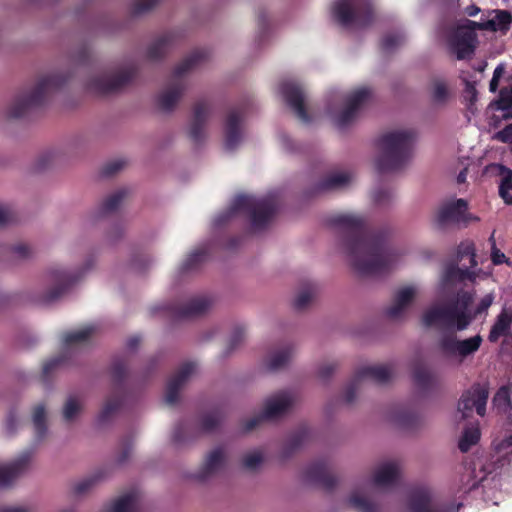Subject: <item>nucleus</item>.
I'll list each match as a JSON object with an SVG mask.
<instances>
[{
  "instance_id": "nucleus-1",
  "label": "nucleus",
  "mask_w": 512,
  "mask_h": 512,
  "mask_svg": "<svg viewBox=\"0 0 512 512\" xmlns=\"http://www.w3.org/2000/svg\"><path fill=\"white\" fill-rule=\"evenodd\" d=\"M338 235L354 270L361 276H381L392 269L396 254L383 233L372 226H339Z\"/></svg>"
},
{
  "instance_id": "nucleus-2",
  "label": "nucleus",
  "mask_w": 512,
  "mask_h": 512,
  "mask_svg": "<svg viewBox=\"0 0 512 512\" xmlns=\"http://www.w3.org/2000/svg\"><path fill=\"white\" fill-rule=\"evenodd\" d=\"M472 302L473 294L461 290L447 303L427 310L423 315V323L428 327L439 325L447 330L463 331L475 319V315L469 311Z\"/></svg>"
},
{
  "instance_id": "nucleus-3",
  "label": "nucleus",
  "mask_w": 512,
  "mask_h": 512,
  "mask_svg": "<svg viewBox=\"0 0 512 512\" xmlns=\"http://www.w3.org/2000/svg\"><path fill=\"white\" fill-rule=\"evenodd\" d=\"M416 134L413 130L392 131L383 134L377 140L380 155L376 160L379 173L394 172L402 169L412 154Z\"/></svg>"
},
{
  "instance_id": "nucleus-4",
  "label": "nucleus",
  "mask_w": 512,
  "mask_h": 512,
  "mask_svg": "<svg viewBox=\"0 0 512 512\" xmlns=\"http://www.w3.org/2000/svg\"><path fill=\"white\" fill-rule=\"evenodd\" d=\"M128 356H115L110 365L111 392L106 397L96 418L97 424L106 427L113 424L125 409L127 399Z\"/></svg>"
},
{
  "instance_id": "nucleus-5",
  "label": "nucleus",
  "mask_w": 512,
  "mask_h": 512,
  "mask_svg": "<svg viewBox=\"0 0 512 512\" xmlns=\"http://www.w3.org/2000/svg\"><path fill=\"white\" fill-rule=\"evenodd\" d=\"M68 76L53 73L39 79L30 88L20 92L11 102L6 110V116L10 119H20L28 115L32 110L45 103L47 98L60 87H62Z\"/></svg>"
},
{
  "instance_id": "nucleus-6",
  "label": "nucleus",
  "mask_w": 512,
  "mask_h": 512,
  "mask_svg": "<svg viewBox=\"0 0 512 512\" xmlns=\"http://www.w3.org/2000/svg\"><path fill=\"white\" fill-rule=\"evenodd\" d=\"M279 210L280 201L276 195H239L233 200L225 221H235L236 216L241 214L249 218L250 224H268Z\"/></svg>"
},
{
  "instance_id": "nucleus-7",
  "label": "nucleus",
  "mask_w": 512,
  "mask_h": 512,
  "mask_svg": "<svg viewBox=\"0 0 512 512\" xmlns=\"http://www.w3.org/2000/svg\"><path fill=\"white\" fill-rule=\"evenodd\" d=\"M208 57L204 49L194 50L173 71L171 82L166 90L157 97V104L162 111H172L184 93L183 76Z\"/></svg>"
},
{
  "instance_id": "nucleus-8",
  "label": "nucleus",
  "mask_w": 512,
  "mask_h": 512,
  "mask_svg": "<svg viewBox=\"0 0 512 512\" xmlns=\"http://www.w3.org/2000/svg\"><path fill=\"white\" fill-rule=\"evenodd\" d=\"M100 331L101 325L99 323H89L80 328L65 332L62 336L63 351L43 364V377L47 378L56 369L70 365L72 363L73 348L89 342Z\"/></svg>"
},
{
  "instance_id": "nucleus-9",
  "label": "nucleus",
  "mask_w": 512,
  "mask_h": 512,
  "mask_svg": "<svg viewBox=\"0 0 512 512\" xmlns=\"http://www.w3.org/2000/svg\"><path fill=\"white\" fill-rule=\"evenodd\" d=\"M80 278V274L62 266L50 267L42 276L43 290L35 297L41 305L58 302Z\"/></svg>"
},
{
  "instance_id": "nucleus-10",
  "label": "nucleus",
  "mask_w": 512,
  "mask_h": 512,
  "mask_svg": "<svg viewBox=\"0 0 512 512\" xmlns=\"http://www.w3.org/2000/svg\"><path fill=\"white\" fill-rule=\"evenodd\" d=\"M128 82V64L123 61L93 73L87 80V89L97 95L119 92Z\"/></svg>"
},
{
  "instance_id": "nucleus-11",
  "label": "nucleus",
  "mask_w": 512,
  "mask_h": 512,
  "mask_svg": "<svg viewBox=\"0 0 512 512\" xmlns=\"http://www.w3.org/2000/svg\"><path fill=\"white\" fill-rule=\"evenodd\" d=\"M332 13L344 27L356 25L366 27L373 21V7L370 0H336Z\"/></svg>"
},
{
  "instance_id": "nucleus-12",
  "label": "nucleus",
  "mask_w": 512,
  "mask_h": 512,
  "mask_svg": "<svg viewBox=\"0 0 512 512\" xmlns=\"http://www.w3.org/2000/svg\"><path fill=\"white\" fill-rule=\"evenodd\" d=\"M393 376V370L389 365H371L359 368L353 379L347 385L344 391V401L347 404L352 403L356 398V393L361 381L370 379L378 384L388 383Z\"/></svg>"
},
{
  "instance_id": "nucleus-13",
  "label": "nucleus",
  "mask_w": 512,
  "mask_h": 512,
  "mask_svg": "<svg viewBox=\"0 0 512 512\" xmlns=\"http://www.w3.org/2000/svg\"><path fill=\"white\" fill-rule=\"evenodd\" d=\"M293 404V397L289 392L281 391L267 399L263 412L247 420L243 430L250 432L265 420H273L284 415Z\"/></svg>"
},
{
  "instance_id": "nucleus-14",
  "label": "nucleus",
  "mask_w": 512,
  "mask_h": 512,
  "mask_svg": "<svg viewBox=\"0 0 512 512\" xmlns=\"http://www.w3.org/2000/svg\"><path fill=\"white\" fill-rule=\"evenodd\" d=\"M242 241L241 237L232 236L219 238L213 244H205L190 253L180 266L181 273H189L199 269L211 256L212 246L217 245L226 250L236 249Z\"/></svg>"
},
{
  "instance_id": "nucleus-15",
  "label": "nucleus",
  "mask_w": 512,
  "mask_h": 512,
  "mask_svg": "<svg viewBox=\"0 0 512 512\" xmlns=\"http://www.w3.org/2000/svg\"><path fill=\"white\" fill-rule=\"evenodd\" d=\"M128 199V189L120 187L106 194L89 211V216L95 221H103L119 213Z\"/></svg>"
},
{
  "instance_id": "nucleus-16",
  "label": "nucleus",
  "mask_w": 512,
  "mask_h": 512,
  "mask_svg": "<svg viewBox=\"0 0 512 512\" xmlns=\"http://www.w3.org/2000/svg\"><path fill=\"white\" fill-rule=\"evenodd\" d=\"M489 396L487 384L475 383L465 391L458 403V410L463 418H467L475 408L476 413L483 417L486 413V404Z\"/></svg>"
},
{
  "instance_id": "nucleus-17",
  "label": "nucleus",
  "mask_w": 512,
  "mask_h": 512,
  "mask_svg": "<svg viewBox=\"0 0 512 512\" xmlns=\"http://www.w3.org/2000/svg\"><path fill=\"white\" fill-rule=\"evenodd\" d=\"M483 342L481 335H475L463 340L454 334H447L439 340V348L447 356H459L464 359L477 352Z\"/></svg>"
},
{
  "instance_id": "nucleus-18",
  "label": "nucleus",
  "mask_w": 512,
  "mask_h": 512,
  "mask_svg": "<svg viewBox=\"0 0 512 512\" xmlns=\"http://www.w3.org/2000/svg\"><path fill=\"white\" fill-rule=\"evenodd\" d=\"M438 224H466L479 221L478 217L468 212V203L464 199H454L442 203L437 210Z\"/></svg>"
},
{
  "instance_id": "nucleus-19",
  "label": "nucleus",
  "mask_w": 512,
  "mask_h": 512,
  "mask_svg": "<svg viewBox=\"0 0 512 512\" xmlns=\"http://www.w3.org/2000/svg\"><path fill=\"white\" fill-rule=\"evenodd\" d=\"M280 92L295 115L303 122L310 121V116L305 107V95L300 85L285 81L280 86Z\"/></svg>"
},
{
  "instance_id": "nucleus-20",
  "label": "nucleus",
  "mask_w": 512,
  "mask_h": 512,
  "mask_svg": "<svg viewBox=\"0 0 512 512\" xmlns=\"http://www.w3.org/2000/svg\"><path fill=\"white\" fill-rule=\"evenodd\" d=\"M211 306L209 298L198 296L187 301L175 304L169 308L170 314L174 320H185L199 317L205 314Z\"/></svg>"
},
{
  "instance_id": "nucleus-21",
  "label": "nucleus",
  "mask_w": 512,
  "mask_h": 512,
  "mask_svg": "<svg viewBox=\"0 0 512 512\" xmlns=\"http://www.w3.org/2000/svg\"><path fill=\"white\" fill-rule=\"evenodd\" d=\"M371 90L367 87H362L352 92L347 100L346 107L338 115L336 124L339 128H345L352 123L356 118L361 106L370 98Z\"/></svg>"
},
{
  "instance_id": "nucleus-22",
  "label": "nucleus",
  "mask_w": 512,
  "mask_h": 512,
  "mask_svg": "<svg viewBox=\"0 0 512 512\" xmlns=\"http://www.w3.org/2000/svg\"><path fill=\"white\" fill-rule=\"evenodd\" d=\"M247 112V105L231 110L225 122V148L234 150L241 141L240 124Z\"/></svg>"
},
{
  "instance_id": "nucleus-23",
  "label": "nucleus",
  "mask_w": 512,
  "mask_h": 512,
  "mask_svg": "<svg viewBox=\"0 0 512 512\" xmlns=\"http://www.w3.org/2000/svg\"><path fill=\"white\" fill-rule=\"evenodd\" d=\"M32 459V452L25 451L21 453L11 463L0 462V488L8 487L13 481L24 473Z\"/></svg>"
},
{
  "instance_id": "nucleus-24",
  "label": "nucleus",
  "mask_w": 512,
  "mask_h": 512,
  "mask_svg": "<svg viewBox=\"0 0 512 512\" xmlns=\"http://www.w3.org/2000/svg\"><path fill=\"white\" fill-rule=\"evenodd\" d=\"M196 364L186 362L182 364L177 372L169 379L166 387L165 401L169 405H174L179 399V392L188 378L194 373Z\"/></svg>"
},
{
  "instance_id": "nucleus-25",
  "label": "nucleus",
  "mask_w": 512,
  "mask_h": 512,
  "mask_svg": "<svg viewBox=\"0 0 512 512\" xmlns=\"http://www.w3.org/2000/svg\"><path fill=\"white\" fill-rule=\"evenodd\" d=\"M210 112L211 106L207 100H200L194 105L189 136L196 144L201 143L204 140V128Z\"/></svg>"
},
{
  "instance_id": "nucleus-26",
  "label": "nucleus",
  "mask_w": 512,
  "mask_h": 512,
  "mask_svg": "<svg viewBox=\"0 0 512 512\" xmlns=\"http://www.w3.org/2000/svg\"><path fill=\"white\" fill-rule=\"evenodd\" d=\"M307 481L317 484L325 490H332L336 484V478L328 471V464L324 460L316 461L308 466L305 471Z\"/></svg>"
},
{
  "instance_id": "nucleus-27",
  "label": "nucleus",
  "mask_w": 512,
  "mask_h": 512,
  "mask_svg": "<svg viewBox=\"0 0 512 512\" xmlns=\"http://www.w3.org/2000/svg\"><path fill=\"white\" fill-rule=\"evenodd\" d=\"M477 35L473 31H465L458 28L452 40V48L458 59H465L471 56L475 50Z\"/></svg>"
},
{
  "instance_id": "nucleus-28",
  "label": "nucleus",
  "mask_w": 512,
  "mask_h": 512,
  "mask_svg": "<svg viewBox=\"0 0 512 512\" xmlns=\"http://www.w3.org/2000/svg\"><path fill=\"white\" fill-rule=\"evenodd\" d=\"M85 408V399L79 394H69L61 409V416L65 423L72 424L77 422Z\"/></svg>"
},
{
  "instance_id": "nucleus-29",
  "label": "nucleus",
  "mask_w": 512,
  "mask_h": 512,
  "mask_svg": "<svg viewBox=\"0 0 512 512\" xmlns=\"http://www.w3.org/2000/svg\"><path fill=\"white\" fill-rule=\"evenodd\" d=\"M512 327V309L504 307L496 316L495 322L491 326L488 334V340L496 343L501 337L508 336Z\"/></svg>"
},
{
  "instance_id": "nucleus-30",
  "label": "nucleus",
  "mask_w": 512,
  "mask_h": 512,
  "mask_svg": "<svg viewBox=\"0 0 512 512\" xmlns=\"http://www.w3.org/2000/svg\"><path fill=\"white\" fill-rule=\"evenodd\" d=\"M225 463V455L222 448H216L206 457L205 462L196 475V478L200 481H204L209 476L219 471Z\"/></svg>"
},
{
  "instance_id": "nucleus-31",
  "label": "nucleus",
  "mask_w": 512,
  "mask_h": 512,
  "mask_svg": "<svg viewBox=\"0 0 512 512\" xmlns=\"http://www.w3.org/2000/svg\"><path fill=\"white\" fill-rule=\"evenodd\" d=\"M461 265L462 267H459L455 264H450L446 267L442 276V282L444 285H453L465 280H475L476 276L475 273L470 270L471 267H469L466 263Z\"/></svg>"
},
{
  "instance_id": "nucleus-32",
  "label": "nucleus",
  "mask_w": 512,
  "mask_h": 512,
  "mask_svg": "<svg viewBox=\"0 0 512 512\" xmlns=\"http://www.w3.org/2000/svg\"><path fill=\"white\" fill-rule=\"evenodd\" d=\"M399 478V467L396 462L381 465L373 476V483L379 487L394 485Z\"/></svg>"
},
{
  "instance_id": "nucleus-33",
  "label": "nucleus",
  "mask_w": 512,
  "mask_h": 512,
  "mask_svg": "<svg viewBox=\"0 0 512 512\" xmlns=\"http://www.w3.org/2000/svg\"><path fill=\"white\" fill-rule=\"evenodd\" d=\"M415 291L412 287L400 289L394 298V303L386 309V315L391 319L398 318L405 307L413 300Z\"/></svg>"
},
{
  "instance_id": "nucleus-34",
  "label": "nucleus",
  "mask_w": 512,
  "mask_h": 512,
  "mask_svg": "<svg viewBox=\"0 0 512 512\" xmlns=\"http://www.w3.org/2000/svg\"><path fill=\"white\" fill-rule=\"evenodd\" d=\"M412 377L415 385L424 392L431 390L436 384L435 376L420 362L414 363Z\"/></svg>"
},
{
  "instance_id": "nucleus-35",
  "label": "nucleus",
  "mask_w": 512,
  "mask_h": 512,
  "mask_svg": "<svg viewBox=\"0 0 512 512\" xmlns=\"http://www.w3.org/2000/svg\"><path fill=\"white\" fill-rule=\"evenodd\" d=\"M489 106L493 110L501 111L503 119H512V85L501 88L498 97Z\"/></svg>"
},
{
  "instance_id": "nucleus-36",
  "label": "nucleus",
  "mask_w": 512,
  "mask_h": 512,
  "mask_svg": "<svg viewBox=\"0 0 512 512\" xmlns=\"http://www.w3.org/2000/svg\"><path fill=\"white\" fill-rule=\"evenodd\" d=\"M32 423L34 426L36 437L39 440L44 439L47 435L48 426V409L45 403L36 404L31 412Z\"/></svg>"
},
{
  "instance_id": "nucleus-37",
  "label": "nucleus",
  "mask_w": 512,
  "mask_h": 512,
  "mask_svg": "<svg viewBox=\"0 0 512 512\" xmlns=\"http://www.w3.org/2000/svg\"><path fill=\"white\" fill-rule=\"evenodd\" d=\"M174 41L172 33H165L157 38L147 49V57L149 60L157 61L162 59L169 51Z\"/></svg>"
},
{
  "instance_id": "nucleus-38",
  "label": "nucleus",
  "mask_w": 512,
  "mask_h": 512,
  "mask_svg": "<svg viewBox=\"0 0 512 512\" xmlns=\"http://www.w3.org/2000/svg\"><path fill=\"white\" fill-rule=\"evenodd\" d=\"M103 473L96 472L94 474L88 475L78 481H76L72 485V492L76 496H83L91 491L102 481Z\"/></svg>"
},
{
  "instance_id": "nucleus-39",
  "label": "nucleus",
  "mask_w": 512,
  "mask_h": 512,
  "mask_svg": "<svg viewBox=\"0 0 512 512\" xmlns=\"http://www.w3.org/2000/svg\"><path fill=\"white\" fill-rule=\"evenodd\" d=\"M309 438V431L307 429H300L293 433L287 440L284 447V456L289 457L299 448H301Z\"/></svg>"
},
{
  "instance_id": "nucleus-40",
  "label": "nucleus",
  "mask_w": 512,
  "mask_h": 512,
  "mask_svg": "<svg viewBox=\"0 0 512 512\" xmlns=\"http://www.w3.org/2000/svg\"><path fill=\"white\" fill-rule=\"evenodd\" d=\"M490 13H494L495 16L492 19H488L487 21H492L494 23L495 30H490L491 32H501L502 34H506L512 24V14L508 10H500L495 9Z\"/></svg>"
},
{
  "instance_id": "nucleus-41",
  "label": "nucleus",
  "mask_w": 512,
  "mask_h": 512,
  "mask_svg": "<svg viewBox=\"0 0 512 512\" xmlns=\"http://www.w3.org/2000/svg\"><path fill=\"white\" fill-rule=\"evenodd\" d=\"M350 181L347 173H332L325 177L317 187L318 191L332 190L346 185Z\"/></svg>"
},
{
  "instance_id": "nucleus-42",
  "label": "nucleus",
  "mask_w": 512,
  "mask_h": 512,
  "mask_svg": "<svg viewBox=\"0 0 512 512\" xmlns=\"http://www.w3.org/2000/svg\"><path fill=\"white\" fill-rule=\"evenodd\" d=\"M457 260L473 268L477 265L475 247L470 241L461 242L457 249Z\"/></svg>"
},
{
  "instance_id": "nucleus-43",
  "label": "nucleus",
  "mask_w": 512,
  "mask_h": 512,
  "mask_svg": "<svg viewBox=\"0 0 512 512\" xmlns=\"http://www.w3.org/2000/svg\"><path fill=\"white\" fill-rule=\"evenodd\" d=\"M430 495L427 491H417L412 494L409 502L411 512H431Z\"/></svg>"
},
{
  "instance_id": "nucleus-44",
  "label": "nucleus",
  "mask_w": 512,
  "mask_h": 512,
  "mask_svg": "<svg viewBox=\"0 0 512 512\" xmlns=\"http://www.w3.org/2000/svg\"><path fill=\"white\" fill-rule=\"evenodd\" d=\"M292 356L291 346H285L282 349L273 352L268 359L267 366L270 370H277L285 366Z\"/></svg>"
},
{
  "instance_id": "nucleus-45",
  "label": "nucleus",
  "mask_w": 512,
  "mask_h": 512,
  "mask_svg": "<svg viewBox=\"0 0 512 512\" xmlns=\"http://www.w3.org/2000/svg\"><path fill=\"white\" fill-rule=\"evenodd\" d=\"M450 93L448 86L445 81L441 79H435L432 82L431 88V100L435 104L443 105L449 99Z\"/></svg>"
},
{
  "instance_id": "nucleus-46",
  "label": "nucleus",
  "mask_w": 512,
  "mask_h": 512,
  "mask_svg": "<svg viewBox=\"0 0 512 512\" xmlns=\"http://www.w3.org/2000/svg\"><path fill=\"white\" fill-rule=\"evenodd\" d=\"M126 166V161L124 159H114L106 162L101 166L98 171V176L100 179H110L115 177L120 171H122Z\"/></svg>"
},
{
  "instance_id": "nucleus-47",
  "label": "nucleus",
  "mask_w": 512,
  "mask_h": 512,
  "mask_svg": "<svg viewBox=\"0 0 512 512\" xmlns=\"http://www.w3.org/2000/svg\"><path fill=\"white\" fill-rule=\"evenodd\" d=\"M502 180L499 186V194L507 204H512V195L509 191L512 190V170L501 166Z\"/></svg>"
},
{
  "instance_id": "nucleus-48",
  "label": "nucleus",
  "mask_w": 512,
  "mask_h": 512,
  "mask_svg": "<svg viewBox=\"0 0 512 512\" xmlns=\"http://www.w3.org/2000/svg\"><path fill=\"white\" fill-rule=\"evenodd\" d=\"M222 419V411L220 409H215L201 417L200 427L204 432H211L219 426Z\"/></svg>"
},
{
  "instance_id": "nucleus-49",
  "label": "nucleus",
  "mask_w": 512,
  "mask_h": 512,
  "mask_svg": "<svg viewBox=\"0 0 512 512\" xmlns=\"http://www.w3.org/2000/svg\"><path fill=\"white\" fill-rule=\"evenodd\" d=\"M479 439L480 430L478 428H467L459 440L458 447L461 452H468L473 445L477 444Z\"/></svg>"
},
{
  "instance_id": "nucleus-50",
  "label": "nucleus",
  "mask_w": 512,
  "mask_h": 512,
  "mask_svg": "<svg viewBox=\"0 0 512 512\" xmlns=\"http://www.w3.org/2000/svg\"><path fill=\"white\" fill-rule=\"evenodd\" d=\"M315 295V286L313 284H308L295 298L294 300V308L296 310H304Z\"/></svg>"
},
{
  "instance_id": "nucleus-51",
  "label": "nucleus",
  "mask_w": 512,
  "mask_h": 512,
  "mask_svg": "<svg viewBox=\"0 0 512 512\" xmlns=\"http://www.w3.org/2000/svg\"><path fill=\"white\" fill-rule=\"evenodd\" d=\"M404 41L405 36L402 33H389L382 38L381 49L385 53H390L403 44Z\"/></svg>"
},
{
  "instance_id": "nucleus-52",
  "label": "nucleus",
  "mask_w": 512,
  "mask_h": 512,
  "mask_svg": "<svg viewBox=\"0 0 512 512\" xmlns=\"http://www.w3.org/2000/svg\"><path fill=\"white\" fill-rule=\"evenodd\" d=\"M56 160V153L54 151H45L39 154L34 162V170L36 172H43L53 166Z\"/></svg>"
},
{
  "instance_id": "nucleus-53",
  "label": "nucleus",
  "mask_w": 512,
  "mask_h": 512,
  "mask_svg": "<svg viewBox=\"0 0 512 512\" xmlns=\"http://www.w3.org/2000/svg\"><path fill=\"white\" fill-rule=\"evenodd\" d=\"M349 504L361 512H373L374 504L367 498L354 492L349 497Z\"/></svg>"
},
{
  "instance_id": "nucleus-54",
  "label": "nucleus",
  "mask_w": 512,
  "mask_h": 512,
  "mask_svg": "<svg viewBox=\"0 0 512 512\" xmlns=\"http://www.w3.org/2000/svg\"><path fill=\"white\" fill-rule=\"evenodd\" d=\"M105 512H128V493H123L113 499L105 509Z\"/></svg>"
},
{
  "instance_id": "nucleus-55",
  "label": "nucleus",
  "mask_w": 512,
  "mask_h": 512,
  "mask_svg": "<svg viewBox=\"0 0 512 512\" xmlns=\"http://www.w3.org/2000/svg\"><path fill=\"white\" fill-rule=\"evenodd\" d=\"M397 422L404 428H414L418 424V415L413 411H403L397 415Z\"/></svg>"
},
{
  "instance_id": "nucleus-56",
  "label": "nucleus",
  "mask_w": 512,
  "mask_h": 512,
  "mask_svg": "<svg viewBox=\"0 0 512 512\" xmlns=\"http://www.w3.org/2000/svg\"><path fill=\"white\" fill-rule=\"evenodd\" d=\"M189 426L186 422H180L176 425L173 432V442L177 445L184 444L189 439Z\"/></svg>"
},
{
  "instance_id": "nucleus-57",
  "label": "nucleus",
  "mask_w": 512,
  "mask_h": 512,
  "mask_svg": "<svg viewBox=\"0 0 512 512\" xmlns=\"http://www.w3.org/2000/svg\"><path fill=\"white\" fill-rule=\"evenodd\" d=\"M511 386H512V383H510L509 385L501 386L497 390V392L493 398L495 405L511 406V399H510V387Z\"/></svg>"
},
{
  "instance_id": "nucleus-58",
  "label": "nucleus",
  "mask_w": 512,
  "mask_h": 512,
  "mask_svg": "<svg viewBox=\"0 0 512 512\" xmlns=\"http://www.w3.org/2000/svg\"><path fill=\"white\" fill-rule=\"evenodd\" d=\"M244 336V328L240 326L235 327L229 338L228 345L226 348V354L231 353L235 348H237L242 343Z\"/></svg>"
},
{
  "instance_id": "nucleus-59",
  "label": "nucleus",
  "mask_w": 512,
  "mask_h": 512,
  "mask_svg": "<svg viewBox=\"0 0 512 512\" xmlns=\"http://www.w3.org/2000/svg\"><path fill=\"white\" fill-rule=\"evenodd\" d=\"M459 28H463L465 31H473L475 33L476 30L480 31H488V30H495L494 23L492 21H471L466 20L465 25L460 26Z\"/></svg>"
},
{
  "instance_id": "nucleus-60",
  "label": "nucleus",
  "mask_w": 512,
  "mask_h": 512,
  "mask_svg": "<svg viewBox=\"0 0 512 512\" xmlns=\"http://www.w3.org/2000/svg\"><path fill=\"white\" fill-rule=\"evenodd\" d=\"M329 224H365V220L356 214H340L334 217Z\"/></svg>"
},
{
  "instance_id": "nucleus-61",
  "label": "nucleus",
  "mask_w": 512,
  "mask_h": 512,
  "mask_svg": "<svg viewBox=\"0 0 512 512\" xmlns=\"http://www.w3.org/2000/svg\"><path fill=\"white\" fill-rule=\"evenodd\" d=\"M262 461V454L260 452H253L244 456L242 464L244 468L254 470L262 463Z\"/></svg>"
},
{
  "instance_id": "nucleus-62",
  "label": "nucleus",
  "mask_w": 512,
  "mask_h": 512,
  "mask_svg": "<svg viewBox=\"0 0 512 512\" xmlns=\"http://www.w3.org/2000/svg\"><path fill=\"white\" fill-rule=\"evenodd\" d=\"M12 254L15 259L27 260L33 256V250L26 244H18L12 248Z\"/></svg>"
},
{
  "instance_id": "nucleus-63",
  "label": "nucleus",
  "mask_w": 512,
  "mask_h": 512,
  "mask_svg": "<svg viewBox=\"0 0 512 512\" xmlns=\"http://www.w3.org/2000/svg\"><path fill=\"white\" fill-rule=\"evenodd\" d=\"M15 220V213L12 207L4 202H0V224H8Z\"/></svg>"
},
{
  "instance_id": "nucleus-64",
  "label": "nucleus",
  "mask_w": 512,
  "mask_h": 512,
  "mask_svg": "<svg viewBox=\"0 0 512 512\" xmlns=\"http://www.w3.org/2000/svg\"><path fill=\"white\" fill-rule=\"evenodd\" d=\"M495 137L502 143L512 145V123L497 132Z\"/></svg>"
}]
</instances>
